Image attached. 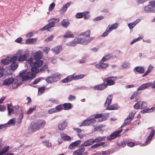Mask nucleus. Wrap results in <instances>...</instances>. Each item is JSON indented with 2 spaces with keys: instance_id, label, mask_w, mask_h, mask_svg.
Here are the masks:
<instances>
[{
  "instance_id": "obj_58",
  "label": "nucleus",
  "mask_w": 155,
  "mask_h": 155,
  "mask_svg": "<svg viewBox=\"0 0 155 155\" xmlns=\"http://www.w3.org/2000/svg\"><path fill=\"white\" fill-rule=\"evenodd\" d=\"M55 109H56V112L60 111L63 109V106L62 105H59L56 107Z\"/></svg>"
},
{
  "instance_id": "obj_64",
  "label": "nucleus",
  "mask_w": 155,
  "mask_h": 155,
  "mask_svg": "<svg viewBox=\"0 0 155 155\" xmlns=\"http://www.w3.org/2000/svg\"><path fill=\"white\" fill-rule=\"evenodd\" d=\"M55 4L54 3H52L49 5L48 10L49 11H52L54 8Z\"/></svg>"
},
{
  "instance_id": "obj_9",
  "label": "nucleus",
  "mask_w": 155,
  "mask_h": 155,
  "mask_svg": "<svg viewBox=\"0 0 155 155\" xmlns=\"http://www.w3.org/2000/svg\"><path fill=\"white\" fill-rule=\"evenodd\" d=\"M147 107V104L144 101H140L138 102L134 106V107L136 109H142Z\"/></svg>"
},
{
  "instance_id": "obj_25",
  "label": "nucleus",
  "mask_w": 155,
  "mask_h": 155,
  "mask_svg": "<svg viewBox=\"0 0 155 155\" xmlns=\"http://www.w3.org/2000/svg\"><path fill=\"white\" fill-rule=\"evenodd\" d=\"M73 79L74 80V74L68 76L66 78L63 80L62 82V83H67L71 81Z\"/></svg>"
},
{
  "instance_id": "obj_62",
  "label": "nucleus",
  "mask_w": 155,
  "mask_h": 155,
  "mask_svg": "<svg viewBox=\"0 0 155 155\" xmlns=\"http://www.w3.org/2000/svg\"><path fill=\"white\" fill-rule=\"evenodd\" d=\"M48 101H50L53 103L58 104V101L57 100L54 99L53 98H51L49 99L47 101V102Z\"/></svg>"
},
{
  "instance_id": "obj_29",
  "label": "nucleus",
  "mask_w": 155,
  "mask_h": 155,
  "mask_svg": "<svg viewBox=\"0 0 155 155\" xmlns=\"http://www.w3.org/2000/svg\"><path fill=\"white\" fill-rule=\"evenodd\" d=\"M135 70L140 74H143L144 72V68L143 67L137 66L135 68Z\"/></svg>"
},
{
  "instance_id": "obj_51",
  "label": "nucleus",
  "mask_w": 155,
  "mask_h": 155,
  "mask_svg": "<svg viewBox=\"0 0 155 155\" xmlns=\"http://www.w3.org/2000/svg\"><path fill=\"white\" fill-rule=\"evenodd\" d=\"M130 64L128 62H124L121 64V67L123 68H127L129 67Z\"/></svg>"
},
{
  "instance_id": "obj_16",
  "label": "nucleus",
  "mask_w": 155,
  "mask_h": 155,
  "mask_svg": "<svg viewBox=\"0 0 155 155\" xmlns=\"http://www.w3.org/2000/svg\"><path fill=\"white\" fill-rule=\"evenodd\" d=\"M152 2H149V4L144 7V10L147 12H152Z\"/></svg>"
},
{
  "instance_id": "obj_26",
  "label": "nucleus",
  "mask_w": 155,
  "mask_h": 155,
  "mask_svg": "<svg viewBox=\"0 0 155 155\" xmlns=\"http://www.w3.org/2000/svg\"><path fill=\"white\" fill-rule=\"evenodd\" d=\"M37 40V38H31L26 40L25 43L26 44H33L35 43Z\"/></svg>"
},
{
  "instance_id": "obj_32",
  "label": "nucleus",
  "mask_w": 155,
  "mask_h": 155,
  "mask_svg": "<svg viewBox=\"0 0 155 155\" xmlns=\"http://www.w3.org/2000/svg\"><path fill=\"white\" fill-rule=\"evenodd\" d=\"M42 142L44 145L48 148H50L51 146V143L48 140H44Z\"/></svg>"
},
{
  "instance_id": "obj_38",
  "label": "nucleus",
  "mask_w": 155,
  "mask_h": 155,
  "mask_svg": "<svg viewBox=\"0 0 155 155\" xmlns=\"http://www.w3.org/2000/svg\"><path fill=\"white\" fill-rule=\"evenodd\" d=\"M109 113L104 114L103 116L99 118L98 120V122H100L106 120L108 117L109 116Z\"/></svg>"
},
{
  "instance_id": "obj_36",
  "label": "nucleus",
  "mask_w": 155,
  "mask_h": 155,
  "mask_svg": "<svg viewBox=\"0 0 155 155\" xmlns=\"http://www.w3.org/2000/svg\"><path fill=\"white\" fill-rule=\"evenodd\" d=\"M106 138V137L105 136H98L97 137L95 138L94 139H93L94 143L98 142L104 140H105Z\"/></svg>"
},
{
  "instance_id": "obj_15",
  "label": "nucleus",
  "mask_w": 155,
  "mask_h": 155,
  "mask_svg": "<svg viewBox=\"0 0 155 155\" xmlns=\"http://www.w3.org/2000/svg\"><path fill=\"white\" fill-rule=\"evenodd\" d=\"M153 85V83L151 82H148L142 84L138 88L137 90H143Z\"/></svg>"
},
{
  "instance_id": "obj_46",
  "label": "nucleus",
  "mask_w": 155,
  "mask_h": 155,
  "mask_svg": "<svg viewBox=\"0 0 155 155\" xmlns=\"http://www.w3.org/2000/svg\"><path fill=\"white\" fill-rule=\"evenodd\" d=\"M8 114L9 115L10 114L14 111V109L12 105L11 104H8Z\"/></svg>"
},
{
  "instance_id": "obj_8",
  "label": "nucleus",
  "mask_w": 155,
  "mask_h": 155,
  "mask_svg": "<svg viewBox=\"0 0 155 155\" xmlns=\"http://www.w3.org/2000/svg\"><path fill=\"white\" fill-rule=\"evenodd\" d=\"M14 108L17 110L16 114H19L18 117L17 118V123L20 124L21 123V120L24 116V113L21 107H19L18 105H16L14 107Z\"/></svg>"
},
{
  "instance_id": "obj_59",
  "label": "nucleus",
  "mask_w": 155,
  "mask_h": 155,
  "mask_svg": "<svg viewBox=\"0 0 155 155\" xmlns=\"http://www.w3.org/2000/svg\"><path fill=\"white\" fill-rule=\"evenodd\" d=\"M50 50V48L48 47H45L42 50V51L45 54H47L49 51Z\"/></svg>"
},
{
  "instance_id": "obj_6",
  "label": "nucleus",
  "mask_w": 155,
  "mask_h": 155,
  "mask_svg": "<svg viewBox=\"0 0 155 155\" xmlns=\"http://www.w3.org/2000/svg\"><path fill=\"white\" fill-rule=\"evenodd\" d=\"M59 20L58 18H53L49 20V23L46 25L41 29V31H44L48 30L49 31V29L54 26L55 23H57L59 21Z\"/></svg>"
},
{
  "instance_id": "obj_35",
  "label": "nucleus",
  "mask_w": 155,
  "mask_h": 155,
  "mask_svg": "<svg viewBox=\"0 0 155 155\" xmlns=\"http://www.w3.org/2000/svg\"><path fill=\"white\" fill-rule=\"evenodd\" d=\"M64 37L65 38H73L74 37V36L71 31H68L64 35Z\"/></svg>"
},
{
  "instance_id": "obj_42",
  "label": "nucleus",
  "mask_w": 155,
  "mask_h": 155,
  "mask_svg": "<svg viewBox=\"0 0 155 155\" xmlns=\"http://www.w3.org/2000/svg\"><path fill=\"white\" fill-rule=\"evenodd\" d=\"M85 150L84 148H82L76 150L74 151V154H79L84 155V154H83L82 153L85 151Z\"/></svg>"
},
{
  "instance_id": "obj_4",
  "label": "nucleus",
  "mask_w": 155,
  "mask_h": 155,
  "mask_svg": "<svg viewBox=\"0 0 155 155\" xmlns=\"http://www.w3.org/2000/svg\"><path fill=\"white\" fill-rule=\"evenodd\" d=\"M20 76L22 78L23 81H27L35 77V74L31 72L28 71L26 69L20 72Z\"/></svg>"
},
{
  "instance_id": "obj_34",
  "label": "nucleus",
  "mask_w": 155,
  "mask_h": 155,
  "mask_svg": "<svg viewBox=\"0 0 155 155\" xmlns=\"http://www.w3.org/2000/svg\"><path fill=\"white\" fill-rule=\"evenodd\" d=\"M61 137L64 141H69L71 140V138L66 134H60Z\"/></svg>"
},
{
  "instance_id": "obj_18",
  "label": "nucleus",
  "mask_w": 155,
  "mask_h": 155,
  "mask_svg": "<svg viewBox=\"0 0 155 155\" xmlns=\"http://www.w3.org/2000/svg\"><path fill=\"white\" fill-rule=\"evenodd\" d=\"M94 143L93 139L91 138L85 141L84 143L81 144V146L82 147H87L92 145Z\"/></svg>"
},
{
  "instance_id": "obj_56",
  "label": "nucleus",
  "mask_w": 155,
  "mask_h": 155,
  "mask_svg": "<svg viewBox=\"0 0 155 155\" xmlns=\"http://www.w3.org/2000/svg\"><path fill=\"white\" fill-rule=\"evenodd\" d=\"M45 90V87H42L39 88L38 89V94L39 95H41L44 92Z\"/></svg>"
},
{
  "instance_id": "obj_61",
  "label": "nucleus",
  "mask_w": 155,
  "mask_h": 155,
  "mask_svg": "<svg viewBox=\"0 0 155 155\" xmlns=\"http://www.w3.org/2000/svg\"><path fill=\"white\" fill-rule=\"evenodd\" d=\"M54 36L53 35H52L50 36H49L46 38L44 41L45 42H47L48 41H51L53 38Z\"/></svg>"
},
{
  "instance_id": "obj_11",
  "label": "nucleus",
  "mask_w": 155,
  "mask_h": 155,
  "mask_svg": "<svg viewBox=\"0 0 155 155\" xmlns=\"http://www.w3.org/2000/svg\"><path fill=\"white\" fill-rule=\"evenodd\" d=\"M117 78L116 77L112 76L107 78L106 79V82L107 83L106 85L107 86V85L110 86L114 85L115 83L114 81L116 80Z\"/></svg>"
},
{
  "instance_id": "obj_40",
  "label": "nucleus",
  "mask_w": 155,
  "mask_h": 155,
  "mask_svg": "<svg viewBox=\"0 0 155 155\" xmlns=\"http://www.w3.org/2000/svg\"><path fill=\"white\" fill-rule=\"evenodd\" d=\"M111 58H112V56L110 54H107L101 60V62H104V61L110 59Z\"/></svg>"
},
{
  "instance_id": "obj_14",
  "label": "nucleus",
  "mask_w": 155,
  "mask_h": 155,
  "mask_svg": "<svg viewBox=\"0 0 155 155\" xmlns=\"http://www.w3.org/2000/svg\"><path fill=\"white\" fill-rule=\"evenodd\" d=\"M107 87L106 84L102 83L94 86V89L95 90H101L105 89Z\"/></svg>"
},
{
  "instance_id": "obj_24",
  "label": "nucleus",
  "mask_w": 155,
  "mask_h": 155,
  "mask_svg": "<svg viewBox=\"0 0 155 155\" xmlns=\"http://www.w3.org/2000/svg\"><path fill=\"white\" fill-rule=\"evenodd\" d=\"M80 140H77L76 141L72 143L69 146L68 148L70 149H73L74 147H75L79 144L81 143Z\"/></svg>"
},
{
  "instance_id": "obj_57",
  "label": "nucleus",
  "mask_w": 155,
  "mask_h": 155,
  "mask_svg": "<svg viewBox=\"0 0 155 155\" xmlns=\"http://www.w3.org/2000/svg\"><path fill=\"white\" fill-rule=\"evenodd\" d=\"M46 81L48 83H52L54 82L52 76L48 77L45 79Z\"/></svg>"
},
{
  "instance_id": "obj_22",
  "label": "nucleus",
  "mask_w": 155,
  "mask_h": 155,
  "mask_svg": "<svg viewBox=\"0 0 155 155\" xmlns=\"http://www.w3.org/2000/svg\"><path fill=\"white\" fill-rule=\"evenodd\" d=\"M71 4V2L67 3L65 5H64L60 10V12L61 14L63 13L69 7Z\"/></svg>"
},
{
  "instance_id": "obj_55",
  "label": "nucleus",
  "mask_w": 155,
  "mask_h": 155,
  "mask_svg": "<svg viewBox=\"0 0 155 155\" xmlns=\"http://www.w3.org/2000/svg\"><path fill=\"white\" fill-rule=\"evenodd\" d=\"M84 75V74H81L77 75L74 76V80H78L83 78Z\"/></svg>"
},
{
  "instance_id": "obj_19",
  "label": "nucleus",
  "mask_w": 155,
  "mask_h": 155,
  "mask_svg": "<svg viewBox=\"0 0 155 155\" xmlns=\"http://www.w3.org/2000/svg\"><path fill=\"white\" fill-rule=\"evenodd\" d=\"M108 66V64L107 63L101 62V60L99 64L95 65V66L98 68L100 69H105Z\"/></svg>"
},
{
  "instance_id": "obj_23",
  "label": "nucleus",
  "mask_w": 155,
  "mask_h": 155,
  "mask_svg": "<svg viewBox=\"0 0 155 155\" xmlns=\"http://www.w3.org/2000/svg\"><path fill=\"white\" fill-rule=\"evenodd\" d=\"M14 81V79L12 78H9L4 81L3 84L5 85L9 86Z\"/></svg>"
},
{
  "instance_id": "obj_52",
  "label": "nucleus",
  "mask_w": 155,
  "mask_h": 155,
  "mask_svg": "<svg viewBox=\"0 0 155 155\" xmlns=\"http://www.w3.org/2000/svg\"><path fill=\"white\" fill-rule=\"evenodd\" d=\"M104 114H97L96 115H93L91 116L94 118L95 119V118H100L103 116V115H104Z\"/></svg>"
},
{
  "instance_id": "obj_13",
  "label": "nucleus",
  "mask_w": 155,
  "mask_h": 155,
  "mask_svg": "<svg viewBox=\"0 0 155 155\" xmlns=\"http://www.w3.org/2000/svg\"><path fill=\"white\" fill-rule=\"evenodd\" d=\"M62 50L61 45H58L51 49V51L54 54L57 55L58 54L60 51Z\"/></svg>"
},
{
  "instance_id": "obj_10",
  "label": "nucleus",
  "mask_w": 155,
  "mask_h": 155,
  "mask_svg": "<svg viewBox=\"0 0 155 155\" xmlns=\"http://www.w3.org/2000/svg\"><path fill=\"white\" fill-rule=\"evenodd\" d=\"M16 58L15 56H12L11 58L7 57L6 59L2 60L1 61L2 63L4 64H8L12 61H16Z\"/></svg>"
},
{
  "instance_id": "obj_44",
  "label": "nucleus",
  "mask_w": 155,
  "mask_h": 155,
  "mask_svg": "<svg viewBox=\"0 0 155 155\" xmlns=\"http://www.w3.org/2000/svg\"><path fill=\"white\" fill-rule=\"evenodd\" d=\"M63 106L64 108V109L66 110H69L72 107L71 104L69 103H64L63 104Z\"/></svg>"
},
{
  "instance_id": "obj_48",
  "label": "nucleus",
  "mask_w": 155,
  "mask_h": 155,
  "mask_svg": "<svg viewBox=\"0 0 155 155\" xmlns=\"http://www.w3.org/2000/svg\"><path fill=\"white\" fill-rule=\"evenodd\" d=\"M9 147L7 146L4 147L3 149L0 151V155H2L7 152L9 149Z\"/></svg>"
},
{
  "instance_id": "obj_3",
  "label": "nucleus",
  "mask_w": 155,
  "mask_h": 155,
  "mask_svg": "<svg viewBox=\"0 0 155 155\" xmlns=\"http://www.w3.org/2000/svg\"><path fill=\"white\" fill-rule=\"evenodd\" d=\"M46 123V121L44 120H39L32 122L31 127L34 131H36L43 127Z\"/></svg>"
},
{
  "instance_id": "obj_7",
  "label": "nucleus",
  "mask_w": 155,
  "mask_h": 155,
  "mask_svg": "<svg viewBox=\"0 0 155 155\" xmlns=\"http://www.w3.org/2000/svg\"><path fill=\"white\" fill-rule=\"evenodd\" d=\"M96 120L91 116L86 120H84L80 125V127L84 126H88L95 124Z\"/></svg>"
},
{
  "instance_id": "obj_20",
  "label": "nucleus",
  "mask_w": 155,
  "mask_h": 155,
  "mask_svg": "<svg viewBox=\"0 0 155 155\" xmlns=\"http://www.w3.org/2000/svg\"><path fill=\"white\" fill-rule=\"evenodd\" d=\"M112 98L113 96L112 95H109L107 96L106 102L104 105L105 107H107L111 104Z\"/></svg>"
},
{
  "instance_id": "obj_43",
  "label": "nucleus",
  "mask_w": 155,
  "mask_h": 155,
  "mask_svg": "<svg viewBox=\"0 0 155 155\" xmlns=\"http://www.w3.org/2000/svg\"><path fill=\"white\" fill-rule=\"evenodd\" d=\"M91 34V31L88 30L86 31L85 32H83L81 34L79 35L80 36H85L89 38V37L90 36Z\"/></svg>"
},
{
  "instance_id": "obj_27",
  "label": "nucleus",
  "mask_w": 155,
  "mask_h": 155,
  "mask_svg": "<svg viewBox=\"0 0 155 155\" xmlns=\"http://www.w3.org/2000/svg\"><path fill=\"white\" fill-rule=\"evenodd\" d=\"M155 133V130H151L149 136L148 137L145 141V143H147L152 139Z\"/></svg>"
},
{
  "instance_id": "obj_50",
  "label": "nucleus",
  "mask_w": 155,
  "mask_h": 155,
  "mask_svg": "<svg viewBox=\"0 0 155 155\" xmlns=\"http://www.w3.org/2000/svg\"><path fill=\"white\" fill-rule=\"evenodd\" d=\"M16 123V119L15 118H13L10 119L8 122L6 123L7 125H14Z\"/></svg>"
},
{
  "instance_id": "obj_2",
  "label": "nucleus",
  "mask_w": 155,
  "mask_h": 155,
  "mask_svg": "<svg viewBox=\"0 0 155 155\" xmlns=\"http://www.w3.org/2000/svg\"><path fill=\"white\" fill-rule=\"evenodd\" d=\"M93 38H76L72 41L67 43L66 45L69 46H75L78 44L86 45L91 41Z\"/></svg>"
},
{
  "instance_id": "obj_45",
  "label": "nucleus",
  "mask_w": 155,
  "mask_h": 155,
  "mask_svg": "<svg viewBox=\"0 0 155 155\" xmlns=\"http://www.w3.org/2000/svg\"><path fill=\"white\" fill-rule=\"evenodd\" d=\"M105 144L104 142H99L92 145L91 147L92 148H95L99 147Z\"/></svg>"
},
{
  "instance_id": "obj_1",
  "label": "nucleus",
  "mask_w": 155,
  "mask_h": 155,
  "mask_svg": "<svg viewBox=\"0 0 155 155\" xmlns=\"http://www.w3.org/2000/svg\"><path fill=\"white\" fill-rule=\"evenodd\" d=\"M34 58L30 57L29 59L26 60L27 63H28L31 67V71L33 72L37 73L39 72L38 67H41L43 64L41 60H37L34 61Z\"/></svg>"
},
{
  "instance_id": "obj_39",
  "label": "nucleus",
  "mask_w": 155,
  "mask_h": 155,
  "mask_svg": "<svg viewBox=\"0 0 155 155\" xmlns=\"http://www.w3.org/2000/svg\"><path fill=\"white\" fill-rule=\"evenodd\" d=\"M140 19H137L134 22L128 24V26L130 28H132L136 25L140 21Z\"/></svg>"
},
{
  "instance_id": "obj_49",
  "label": "nucleus",
  "mask_w": 155,
  "mask_h": 155,
  "mask_svg": "<svg viewBox=\"0 0 155 155\" xmlns=\"http://www.w3.org/2000/svg\"><path fill=\"white\" fill-rule=\"evenodd\" d=\"M118 24L117 23H114L111 26H108L107 27L110 29L109 30L111 31L115 29L118 27Z\"/></svg>"
},
{
  "instance_id": "obj_41",
  "label": "nucleus",
  "mask_w": 155,
  "mask_h": 155,
  "mask_svg": "<svg viewBox=\"0 0 155 155\" xmlns=\"http://www.w3.org/2000/svg\"><path fill=\"white\" fill-rule=\"evenodd\" d=\"M154 110V107H152L150 108H146L141 111V113H150L152 112Z\"/></svg>"
},
{
  "instance_id": "obj_63",
  "label": "nucleus",
  "mask_w": 155,
  "mask_h": 155,
  "mask_svg": "<svg viewBox=\"0 0 155 155\" xmlns=\"http://www.w3.org/2000/svg\"><path fill=\"white\" fill-rule=\"evenodd\" d=\"M36 109V107L35 106H33L32 107H31L29 110L27 111V114H31L32 112L35 110Z\"/></svg>"
},
{
  "instance_id": "obj_5",
  "label": "nucleus",
  "mask_w": 155,
  "mask_h": 155,
  "mask_svg": "<svg viewBox=\"0 0 155 155\" xmlns=\"http://www.w3.org/2000/svg\"><path fill=\"white\" fill-rule=\"evenodd\" d=\"M23 52L22 50L19 49L17 50L15 54V55L13 56L16 57V61L17 60L19 62L24 61L26 60L27 58L29 56V54H23Z\"/></svg>"
},
{
  "instance_id": "obj_31",
  "label": "nucleus",
  "mask_w": 155,
  "mask_h": 155,
  "mask_svg": "<svg viewBox=\"0 0 155 155\" xmlns=\"http://www.w3.org/2000/svg\"><path fill=\"white\" fill-rule=\"evenodd\" d=\"M154 67L151 65H150L147 71L142 75V77H144L147 75L149 73H150L153 69Z\"/></svg>"
},
{
  "instance_id": "obj_37",
  "label": "nucleus",
  "mask_w": 155,
  "mask_h": 155,
  "mask_svg": "<svg viewBox=\"0 0 155 155\" xmlns=\"http://www.w3.org/2000/svg\"><path fill=\"white\" fill-rule=\"evenodd\" d=\"M61 24L63 27L67 28L69 25L70 23L67 19H64L61 21Z\"/></svg>"
},
{
  "instance_id": "obj_47",
  "label": "nucleus",
  "mask_w": 155,
  "mask_h": 155,
  "mask_svg": "<svg viewBox=\"0 0 155 155\" xmlns=\"http://www.w3.org/2000/svg\"><path fill=\"white\" fill-rule=\"evenodd\" d=\"M48 65L47 64H44L42 67L40 68V71H47L48 73L49 72V71L48 69Z\"/></svg>"
},
{
  "instance_id": "obj_21",
  "label": "nucleus",
  "mask_w": 155,
  "mask_h": 155,
  "mask_svg": "<svg viewBox=\"0 0 155 155\" xmlns=\"http://www.w3.org/2000/svg\"><path fill=\"white\" fill-rule=\"evenodd\" d=\"M67 123L65 121H62L58 125V128L61 130H63L66 127Z\"/></svg>"
},
{
  "instance_id": "obj_54",
  "label": "nucleus",
  "mask_w": 155,
  "mask_h": 155,
  "mask_svg": "<svg viewBox=\"0 0 155 155\" xmlns=\"http://www.w3.org/2000/svg\"><path fill=\"white\" fill-rule=\"evenodd\" d=\"M84 15V12H80L77 13L75 16L77 18H82Z\"/></svg>"
},
{
  "instance_id": "obj_33",
  "label": "nucleus",
  "mask_w": 155,
  "mask_h": 155,
  "mask_svg": "<svg viewBox=\"0 0 155 155\" xmlns=\"http://www.w3.org/2000/svg\"><path fill=\"white\" fill-rule=\"evenodd\" d=\"M16 61H12L11 65V69L12 70H14L17 68L18 66V63L16 62Z\"/></svg>"
},
{
  "instance_id": "obj_17",
  "label": "nucleus",
  "mask_w": 155,
  "mask_h": 155,
  "mask_svg": "<svg viewBox=\"0 0 155 155\" xmlns=\"http://www.w3.org/2000/svg\"><path fill=\"white\" fill-rule=\"evenodd\" d=\"M43 53L40 50H39L36 52L34 56L35 60H36L41 59L43 56Z\"/></svg>"
},
{
  "instance_id": "obj_28",
  "label": "nucleus",
  "mask_w": 155,
  "mask_h": 155,
  "mask_svg": "<svg viewBox=\"0 0 155 155\" xmlns=\"http://www.w3.org/2000/svg\"><path fill=\"white\" fill-rule=\"evenodd\" d=\"M54 82L59 81L61 78V76L58 73H56L51 75Z\"/></svg>"
},
{
  "instance_id": "obj_53",
  "label": "nucleus",
  "mask_w": 155,
  "mask_h": 155,
  "mask_svg": "<svg viewBox=\"0 0 155 155\" xmlns=\"http://www.w3.org/2000/svg\"><path fill=\"white\" fill-rule=\"evenodd\" d=\"M22 84L21 83H17L16 81L15 82L12 84V87L13 88H15L18 86H20Z\"/></svg>"
},
{
  "instance_id": "obj_30",
  "label": "nucleus",
  "mask_w": 155,
  "mask_h": 155,
  "mask_svg": "<svg viewBox=\"0 0 155 155\" xmlns=\"http://www.w3.org/2000/svg\"><path fill=\"white\" fill-rule=\"evenodd\" d=\"M119 108L117 104H115L107 107L106 110H117Z\"/></svg>"
},
{
  "instance_id": "obj_60",
  "label": "nucleus",
  "mask_w": 155,
  "mask_h": 155,
  "mask_svg": "<svg viewBox=\"0 0 155 155\" xmlns=\"http://www.w3.org/2000/svg\"><path fill=\"white\" fill-rule=\"evenodd\" d=\"M107 27L105 31L103 33L102 36L105 37L111 31Z\"/></svg>"
},
{
  "instance_id": "obj_12",
  "label": "nucleus",
  "mask_w": 155,
  "mask_h": 155,
  "mask_svg": "<svg viewBox=\"0 0 155 155\" xmlns=\"http://www.w3.org/2000/svg\"><path fill=\"white\" fill-rule=\"evenodd\" d=\"M122 130H120L111 134L107 137V140H110L113 139L119 136V134L122 131Z\"/></svg>"
}]
</instances>
